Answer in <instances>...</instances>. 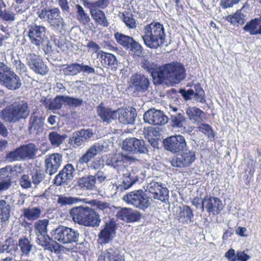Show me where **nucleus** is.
Segmentation results:
<instances>
[{
    "instance_id": "obj_44",
    "label": "nucleus",
    "mask_w": 261,
    "mask_h": 261,
    "mask_svg": "<svg viewBox=\"0 0 261 261\" xmlns=\"http://www.w3.org/2000/svg\"><path fill=\"white\" fill-rule=\"evenodd\" d=\"M171 122L173 127L185 128L184 125L186 123V119L181 113H179L171 115Z\"/></svg>"
},
{
    "instance_id": "obj_62",
    "label": "nucleus",
    "mask_w": 261,
    "mask_h": 261,
    "mask_svg": "<svg viewBox=\"0 0 261 261\" xmlns=\"http://www.w3.org/2000/svg\"><path fill=\"white\" fill-rule=\"evenodd\" d=\"M145 137L150 143V145L155 147L157 145V141L155 138L153 137V132L152 130H148L145 132Z\"/></svg>"
},
{
    "instance_id": "obj_45",
    "label": "nucleus",
    "mask_w": 261,
    "mask_h": 261,
    "mask_svg": "<svg viewBox=\"0 0 261 261\" xmlns=\"http://www.w3.org/2000/svg\"><path fill=\"white\" fill-rule=\"evenodd\" d=\"M114 37L118 43L127 49L129 48V44L133 39V38L130 36L125 35L119 32L115 33Z\"/></svg>"
},
{
    "instance_id": "obj_22",
    "label": "nucleus",
    "mask_w": 261,
    "mask_h": 261,
    "mask_svg": "<svg viewBox=\"0 0 261 261\" xmlns=\"http://www.w3.org/2000/svg\"><path fill=\"white\" fill-rule=\"evenodd\" d=\"M147 189L154 199L161 201H164L167 199L168 190L163 187L161 183L152 180L147 184Z\"/></svg>"
},
{
    "instance_id": "obj_38",
    "label": "nucleus",
    "mask_w": 261,
    "mask_h": 261,
    "mask_svg": "<svg viewBox=\"0 0 261 261\" xmlns=\"http://www.w3.org/2000/svg\"><path fill=\"white\" fill-rule=\"evenodd\" d=\"M41 210L38 207H29L22 210V215L28 220H35L41 215Z\"/></svg>"
},
{
    "instance_id": "obj_57",
    "label": "nucleus",
    "mask_w": 261,
    "mask_h": 261,
    "mask_svg": "<svg viewBox=\"0 0 261 261\" xmlns=\"http://www.w3.org/2000/svg\"><path fill=\"white\" fill-rule=\"evenodd\" d=\"M44 176L43 173L38 172L33 173L31 175L32 185L36 187L44 179Z\"/></svg>"
},
{
    "instance_id": "obj_14",
    "label": "nucleus",
    "mask_w": 261,
    "mask_h": 261,
    "mask_svg": "<svg viewBox=\"0 0 261 261\" xmlns=\"http://www.w3.org/2000/svg\"><path fill=\"white\" fill-rule=\"evenodd\" d=\"M46 32V29L43 25L34 24L30 26L29 37L31 42L39 47L47 38Z\"/></svg>"
},
{
    "instance_id": "obj_36",
    "label": "nucleus",
    "mask_w": 261,
    "mask_h": 261,
    "mask_svg": "<svg viewBox=\"0 0 261 261\" xmlns=\"http://www.w3.org/2000/svg\"><path fill=\"white\" fill-rule=\"evenodd\" d=\"M186 114L189 119L196 124L202 121L204 112L196 107H188L186 109Z\"/></svg>"
},
{
    "instance_id": "obj_24",
    "label": "nucleus",
    "mask_w": 261,
    "mask_h": 261,
    "mask_svg": "<svg viewBox=\"0 0 261 261\" xmlns=\"http://www.w3.org/2000/svg\"><path fill=\"white\" fill-rule=\"evenodd\" d=\"M93 135V133L91 129H82L73 134L69 139V143L75 147H79L88 141Z\"/></svg>"
},
{
    "instance_id": "obj_47",
    "label": "nucleus",
    "mask_w": 261,
    "mask_h": 261,
    "mask_svg": "<svg viewBox=\"0 0 261 261\" xmlns=\"http://www.w3.org/2000/svg\"><path fill=\"white\" fill-rule=\"evenodd\" d=\"M226 20L233 24L236 23L243 24L245 21V15L241 12V10H237L232 15L228 16Z\"/></svg>"
},
{
    "instance_id": "obj_6",
    "label": "nucleus",
    "mask_w": 261,
    "mask_h": 261,
    "mask_svg": "<svg viewBox=\"0 0 261 261\" xmlns=\"http://www.w3.org/2000/svg\"><path fill=\"white\" fill-rule=\"evenodd\" d=\"M39 17L40 19L46 21L54 30L61 32L66 25V23L61 16L60 10L58 8L42 9Z\"/></svg>"
},
{
    "instance_id": "obj_49",
    "label": "nucleus",
    "mask_w": 261,
    "mask_h": 261,
    "mask_svg": "<svg viewBox=\"0 0 261 261\" xmlns=\"http://www.w3.org/2000/svg\"><path fill=\"white\" fill-rule=\"evenodd\" d=\"M18 246L22 255L27 256L32 250V245L28 239L23 238L19 239Z\"/></svg>"
},
{
    "instance_id": "obj_17",
    "label": "nucleus",
    "mask_w": 261,
    "mask_h": 261,
    "mask_svg": "<svg viewBox=\"0 0 261 261\" xmlns=\"http://www.w3.org/2000/svg\"><path fill=\"white\" fill-rule=\"evenodd\" d=\"M143 119L145 122L152 125H161L168 122V118L164 113L155 109H149L146 111L144 114Z\"/></svg>"
},
{
    "instance_id": "obj_25",
    "label": "nucleus",
    "mask_w": 261,
    "mask_h": 261,
    "mask_svg": "<svg viewBox=\"0 0 261 261\" xmlns=\"http://www.w3.org/2000/svg\"><path fill=\"white\" fill-rule=\"evenodd\" d=\"M117 111L118 120L121 123L133 124L135 123L137 114L136 110L134 108L118 109Z\"/></svg>"
},
{
    "instance_id": "obj_59",
    "label": "nucleus",
    "mask_w": 261,
    "mask_h": 261,
    "mask_svg": "<svg viewBox=\"0 0 261 261\" xmlns=\"http://www.w3.org/2000/svg\"><path fill=\"white\" fill-rule=\"evenodd\" d=\"M12 64L16 68L17 72L19 74L24 73L27 71L25 65L19 60H14V61H12Z\"/></svg>"
},
{
    "instance_id": "obj_34",
    "label": "nucleus",
    "mask_w": 261,
    "mask_h": 261,
    "mask_svg": "<svg viewBox=\"0 0 261 261\" xmlns=\"http://www.w3.org/2000/svg\"><path fill=\"white\" fill-rule=\"evenodd\" d=\"M243 30L249 33L251 35L261 34V17L255 18L247 22Z\"/></svg>"
},
{
    "instance_id": "obj_21",
    "label": "nucleus",
    "mask_w": 261,
    "mask_h": 261,
    "mask_svg": "<svg viewBox=\"0 0 261 261\" xmlns=\"http://www.w3.org/2000/svg\"><path fill=\"white\" fill-rule=\"evenodd\" d=\"M179 92L186 100L191 99V96H194L195 100L197 102L202 103H204L206 102L204 98V91L199 84L195 85L192 88L188 90H180Z\"/></svg>"
},
{
    "instance_id": "obj_3",
    "label": "nucleus",
    "mask_w": 261,
    "mask_h": 261,
    "mask_svg": "<svg viewBox=\"0 0 261 261\" xmlns=\"http://www.w3.org/2000/svg\"><path fill=\"white\" fill-rule=\"evenodd\" d=\"M30 113L28 103L24 100L13 102L2 110L1 118L5 122L15 123L28 118Z\"/></svg>"
},
{
    "instance_id": "obj_16",
    "label": "nucleus",
    "mask_w": 261,
    "mask_h": 261,
    "mask_svg": "<svg viewBox=\"0 0 261 261\" xmlns=\"http://www.w3.org/2000/svg\"><path fill=\"white\" fill-rule=\"evenodd\" d=\"M0 83L11 90L18 89L21 86L19 77L10 68L0 80Z\"/></svg>"
},
{
    "instance_id": "obj_1",
    "label": "nucleus",
    "mask_w": 261,
    "mask_h": 261,
    "mask_svg": "<svg viewBox=\"0 0 261 261\" xmlns=\"http://www.w3.org/2000/svg\"><path fill=\"white\" fill-rule=\"evenodd\" d=\"M163 143L165 149L172 153L182 152L171 160V164L173 167H189L195 161V152L187 149V142L182 135H175L167 137Z\"/></svg>"
},
{
    "instance_id": "obj_23",
    "label": "nucleus",
    "mask_w": 261,
    "mask_h": 261,
    "mask_svg": "<svg viewBox=\"0 0 261 261\" xmlns=\"http://www.w3.org/2000/svg\"><path fill=\"white\" fill-rule=\"evenodd\" d=\"M75 171V168L72 165L67 164L56 175L54 179V184L57 186H60L71 180L74 177Z\"/></svg>"
},
{
    "instance_id": "obj_11",
    "label": "nucleus",
    "mask_w": 261,
    "mask_h": 261,
    "mask_svg": "<svg viewBox=\"0 0 261 261\" xmlns=\"http://www.w3.org/2000/svg\"><path fill=\"white\" fill-rule=\"evenodd\" d=\"M201 208L202 212L205 209L210 214L217 215L223 208V205L219 198L206 196L202 199Z\"/></svg>"
},
{
    "instance_id": "obj_56",
    "label": "nucleus",
    "mask_w": 261,
    "mask_h": 261,
    "mask_svg": "<svg viewBox=\"0 0 261 261\" xmlns=\"http://www.w3.org/2000/svg\"><path fill=\"white\" fill-rule=\"evenodd\" d=\"M6 159L9 162L22 160L18 148L8 153Z\"/></svg>"
},
{
    "instance_id": "obj_2",
    "label": "nucleus",
    "mask_w": 261,
    "mask_h": 261,
    "mask_svg": "<svg viewBox=\"0 0 261 261\" xmlns=\"http://www.w3.org/2000/svg\"><path fill=\"white\" fill-rule=\"evenodd\" d=\"M141 37L146 46L157 48L165 43L166 35L164 26L158 22H153L144 27Z\"/></svg>"
},
{
    "instance_id": "obj_41",
    "label": "nucleus",
    "mask_w": 261,
    "mask_h": 261,
    "mask_svg": "<svg viewBox=\"0 0 261 261\" xmlns=\"http://www.w3.org/2000/svg\"><path fill=\"white\" fill-rule=\"evenodd\" d=\"M22 160L31 158L35 154L36 147L34 144L30 143L18 147Z\"/></svg>"
},
{
    "instance_id": "obj_27",
    "label": "nucleus",
    "mask_w": 261,
    "mask_h": 261,
    "mask_svg": "<svg viewBox=\"0 0 261 261\" xmlns=\"http://www.w3.org/2000/svg\"><path fill=\"white\" fill-rule=\"evenodd\" d=\"M44 119L37 112H34L29 120V131L32 134H38L42 131Z\"/></svg>"
},
{
    "instance_id": "obj_48",
    "label": "nucleus",
    "mask_w": 261,
    "mask_h": 261,
    "mask_svg": "<svg viewBox=\"0 0 261 261\" xmlns=\"http://www.w3.org/2000/svg\"><path fill=\"white\" fill-rule=\"evenodd\" d=\"M49 221L47 219L38 220L34 224L36 233H47Z\"/></svg>"
},
{
    "instance_id": "obj_39",
    "label": "nucleus",
    "mask_w": 261,
    "mask_h": 261,
    "mask_svg": "<svg viewBox=\"0 0 261 261\" xmlns=\"http://www.w3.org/2000/svg\"><path fill=\"white\" fill-rule=\"evenodd\" d=\"M13 204L5 200H0V216L4 221L8 220L10 217Z\"/></svg>"
},
{
    "instance_id": "obj_29",
    "label": "nucleus",
    "mask_w": 261,
    "mask_h": 261,
    "mask_svg": "<svg viewBox=\"0 0 261 261\" xmlns=\"http://www.w3.org/2000/svg\"><path fill=\"white\" fill-rule=\"evenodd\" d=\"M96 111L98 116L103 122L110 123L117 118V110H113L109 108L103 107L102 103L97 107Z\"/></svg>"
},
{
    "instance_id": "obj_9",
    "label": "nucleus",
    "mask_w": 261,
    "mask_h": 261,
    "mask_svg": "<svg viewBox=\"0 0 261 261\" xmlns=\"http://www.w3.org/2000/svg\"><path fill=\"white\" fill-rule=\"evenodd\" d=\"M122 149L132 154H146L148 152V145L142 139L128 138L122 143Z\"/></svg>"
},
{
    "instance_id": "obj_10",
    "label": "nucleus",
    "mask_w": 261,
    "mask_h": 261,
    "mask_svg": "<svg viewBox=\"0 0 261 261\" xmlns=\"http://www.w3.org/2000/svg\"><path fill=\"white\" fill-rule=\"evenodd\" d=\"M150 85V82L148 77L139 73L133 74L129 81L130 88L137 93H143L148 91Z\"/></svg>"
},
{
    "instance_id": "obj_4",
    "label": "nucleus",
    "mask_w": 261,
    "mask_h": 261,
    "mask_svg": "<svg viewBox=\"0 0 261 261\" xmlns=\"http://www.w3.org/2000/svg\"><path fill=\"white\" fill-rule=\"evenodd\" d=\"M160 72V79L156 81L158 84H161L166 80L170 83L177 84L186 76L184 65L177 61L163 65Z\"/></svg>"
},
{
    "instance_id": "obj_64",
    "label": "nucleus",
    "mask_w": 261,
    "mask_h": 261,
    "mask_svg": "<svg viewBox=\"0 0 261 261\" xmlns=\"http://www.w3.org/2000/svg\"><path fill=\"white\" fill-rule=\"evenodd\" d=\"M83 72L88 74L95 73L94 68L83 64H80V73Z\"/></svg>"
},
{
    "instance_id": "obj_28",
    "label": "nucleus",
    "mask_w": 261,
    "mask_h": 261,
    "mask_svg": "<svg viewBox=\"0 0 261 261\" xmlns=\"http://www.w3.org/2000/svg\"><path fill=\"white\" fill-rule=\"evenodd\" d=\"M12 169L10 166L0 169V194L7 190L11 185V174Z\"/></svg>"
},
{
    "instance_id": "obj_5",
    "label": "nucleus",
    "mask_w": 261,
    "mask_h": 261,
    "mask_svg": "<svg viewBox=\"0 0 261 261\" xmlns=\"http://www.w3.org/2000/svg\"><path fill=\"white\" fill-rule=\"evenodd\" d=\"M70 214L74 222L86 226H97L101 221L99 214L88 206L74 207Z\"/></svg>"
},
{
    "instance_id": "obj_19",
    "label": "nucleus",
    "mask_w": 261,
    "mask_h": 261,
    "mask_svg": "<svg viewBox=\"0 0 261 261\" xmlns=\"http://www.w3.org/2000/svg\"><path fill=\"white\" fill-rule=\"evenodd\" d=\"M62 162V155L60 153H53L47 156L45 160L46 173L50 175L54 174L60 167Z\"/></svg>"
},
{
    "instance_id": "obj_8",
    "label": "nucleus",
    "mask_w": 261,
    "mask_h": 261,
    "mask_svg": "<svg viewBox=\"0 0 261 261\" xmlns=\"http://www.w3.org/2000/svg\"><path fill=\"white\" fill-rule=\"evenodd\" d=\"M123 200L136 208L145 210L150 205V198L142 190L133 191L125 195Z\"/></svg>"
},
{
    "instance_id": "obj_52",
    "label": "nucleus",
    "mask_w": 261,
    "mask_h": 261,
    "mask_svg": "<svg viewBox=\"0 0 261 261\" xmlns=\"http://www.w3.org/2000/svg\"><path fill=\"white\" fill-rule=\"evenodd\" d=\"M83 100L81 98L65 95L64 103L70 108H76L83 105Z\"/></svg>"
},
{
    "instance_id": "obj_61",
    "label": "nucleus",
    "mask_w": 261,
    "mask_h": 261,
    "mask_svg": "<svg viewBox=\"0 0 261 261\" xmlns=\"http://www.w3.org/2000/svg\"><path fill=\"white\" fill-rule=\"evenodd\" d=\"M20 185L23 188H29L32 187V182L31 178L28 175H23L20 180Z\"/></svg>"
},
{
    "instance_id": "obj_43",
    "label": "nucleus",
    "mask_w": 261,
    "mask_h": 261,
    "mask_svg": "<svg viewBox=\"0 0 261 261\" xmlns=\"http://www.w3.org/2000/svg\"><path fill=\"white\" fill-rule=\"evenodd\" d=\"M76 19L82 24L86 25L90 21V18L88 14L85 11L83 8L80 5H76Z\"/></svg>"
},
{
    "instance_id": "obj_13",
    "label": "nucleus",
    "mask_w": 261,
    "mask_h": 261,
    "mask_svg": "<svg viewBox=\"0 0 261 261\" xmlns=\"http://www.w3.org/2000/svg\"><path fill=\"white\" fill-rule=\"evenodd\" d=\"M119 250L113 245L102 246L98 261H123Z\"/></svg>"
},
{
    "instance_id": "obj_33",
    "label": "nucleus",
    "mask_w": 261,
    "mask_h": 261,
    "mask_svg": "<svg viewBox=\"0 0 261 261\" xmlns=\"http://www.w3.org/2000/svg\"><path fill=\"white\" fill-rule=\"evenodd\" d=\"M78 185L83 190H94L97 188V181L92 175L84 176L79 179Z\"/></svg>"
},
{
    "instance_id": "obj_50",
    "label": "nucleus",
    "mask_w": 261,
    "mask_h": 261,
    "mask_svg": "<svg viewBox=\"0 0 261 261\" xmlns=\"http://www.w3.org/2000/svg\"><path fill=\"white\" fill-rule=\"evenodd\" d=\"M65 75L74 76L80 73V64L74 63L68 65L63 69Z\"/></svg>"
},
{
    "instance_id": "obj_7",
    "label": "nucleus",
    "mask_w": 261,
    "mask_h": 261,
    "mask_svg": "<svg viewBox=\"0 0 261 261\" xmlns=\"http://www.w3.org/2000/svg\"><path fill=\"white\" fill-rule=\"evenodd\" d=\"M50 234L53 239L64 244L76 243L80 237L77 230L61 225L53 229Z\"/></svg>"
},
{
    "instance_id": "obj_18",
    "label": "nucleus",
    "mask_w": 261,
    "mask_h": 261,
    "mask_svg": "<svg viewBox=\"0 0 261 261\" xmlns=\"http://www.w3.org/2000/svg\"><path fill=\"white\" fill-rule=\"evenodd\" d=\"M103 143L96 142L90 146L86 151L78 160V164H88L98 154L100 153L104 149Z\"/></svg>"
},
{
    "instance_id": "obj_53",
    "label": "nucleus",
    "mask_w": 261,
    "mask_h": 261,
    "mask_svg": "<svg viewBox=\"0 0 261 261\" xmlns=\"http://www.w3.org/2000/svg\"><path fill=\"white\" fill-rule=\"evenodd\" d=\"M37 236V242L43 247H49L50 241L51 239L47 235V233H36Z\"/></svg>"
},
{
    "instance_id": "obj_54",
    "label": "nucleus",
    "mask_w": 261,
    "mask_h": 261,
    "mask_svg": "<svg viewBox=\"0 0 261 261\" xmlns=\"http://www.w3.org/2000/svg\"><path fill=\"white\" fill-rule=\"evenodd\" d=\"M94 205L98 210L101 211L103 214H109L111 212V208L108 203L97 201L95 202Z\"/></svg>"
},
{
    "instance_id": "obj_51",
    "label": "nucleus",
    "mask_w": 261,
    "mask_h": 261,
    "mask_svg": "<svg viewBox=\"0 0 261 261\" xmlns=\"http://www.w3.org/2000/svg\"><path fill=\"white\" fill-rule=\"evenodd\" d=\"M82 201V199L71 196H59L57 202L62 205L73 204Z\"/></svg>"
},
{
    "instance_id": "obj_35",
    "label": "nucleus",
    "mask_w": 261,
    "mask_h": 261,
    "mask_svg": "<svg viewBox=\"0 0 261 261\" xmlns=\"http://www.w3.org/2000/svg\"><path fill=\"white\" fill-rule=\"evenodd\" d=\"M118 16L127 28L130 29L136 28L137 25L136 19L134 18V15L131 13V10L129 8L125 9L122 12H120Z\"/></svg>"
},
{
    "instance_id": "obj_20",
    "label": "nucleus",
    "mask_w": 261,
    "mask_h": 261,
    "mask_svg": "<svg viewBox=\"0 0 261 261\" xmlns=\"http://www.w3.org/2000/svg\"><path fill=\"white\" fill-rule=\"evenodd\" d=\"M142 174L141 171L137 167H134L126 176H124L123 180L119 186L116 187V192H121L129 188L134 184L138 180Z\"/></svg>"
},
{
    "instance_id": "obj_46",
    "label": "nucleus",
    "mask_w": 261,
    "mask_h": 261,
    "mask_svg": "<svg viewBox=\"0 0 261 261\" xmlns=\"http://www.w3.org/2000/svg\"><path fill=\"white\" fill-rule=\"evenodd\" d=\"M66 138V135H61L56 132H51L48 135V139L51 144L56 147L60 146Z\"/></svg>"
},
{
    "instance_id": "obj_30",
    "label": "nucleus",
    "mask_w": 261,
    "mask_h": 261,
    "mask_svg": "<svg viewBox=\"0 0 261 261\" xmlns=\"http://www.w3.org/2000/svg\"><path fill=\"white\" fill-rule=\"evenodd\" d=\"M135 160V159L133 157H129L122 154H116L110 160L108 159L107 160V164L109 165L112 166L119 171L124 169L125 167V163L127 160Z\"/></svg>"
},
{
    "instance_id": "obj_42",
    "label": "nucleus",
    "mask_w": 261,
    "mask_h": 261,
    "mask_svg": "<svg viewBox=\"0 0 261 261\" xmlns=\"http://www.w3.org/2000/svg\"><path fill=\"white\" fill-rule=\"evenodd\" d=\"M193 216L194 215L190 207L189 206L184 205L182 208L180 209L178 219L181 222H193L192 219Z\"/></svg>"
},
{
    "instance_id": "obj_12",
    "label": "nucleus",
    "mask_w": 261,
    "mask_h": 261,
    "mask_svg": "<svg viewBox=\"0 0 261 261\" xmlns=\"http://www.w3.org/2000/svg\"><path fill=\"white\" fill-rule=\"evenodd\" d=\"M116 222L114 219H111L106 223L103 229L98 234V243L103 246L111 241L116 234Z\"/></svg>"
},
{
    "instance_id": "obj_58",
    "label": "nucleus",
    "mask_w": 261,
    "mask_h": 261,
    "mask_svg": "<svg viewBox=\"0 0 261 261\" xmlns=\"http://www.w3.org/2000/svg\"><path fill=\"white\" fill-rule=\"evenodd\" d=\"M199 131L201 132L208 137H214L215 134L210 125L206 124H201L198 127Z\"/></svg>"
},
{
    "instance_id": "obj_40",
    "label": "nucleus",
    "mask_w": 261,
    "mask_h": 261,
    "mask_svg": "<svg viewBox=\"0 0 261 261\" xmlns=\"http://www.w3.org/2000/svg\"><path fill=\"white\" fill-rule=\"evenodd\" d=\"M90 14L97 23L103 27H107L109 25V22L103 11L96 9L94 11H91Z\"/></svg>"
},
{
    "instance_id": "obj_55",
    "label": "nucleus",
    "mask_w": 261,
    "mask_h": 261,
    "mask_svg": "<svg viewBox=\"0 0 261 261\" xmlns=\"http://www.w3.org/2000/svg\"><path fill=\"white\" fill-rule=\"evenodd\" d=\"M128 48L138 56H139L142 54L143 49L142 46L134 39L130 42Z\"/></svg>"
},
{
    "instance_id": "obj_15",
    "label": "nucleus",
    "mask_w": 261,
    "mask_h": 261,
    "mask_svg": "<svg viewBox=\"0 0 261 261\" xmlns=\"http://www.w3.org/2000/svg\"><path fill=\"white\" fill-rule=\"evenodd\" d=\"M27 64L34 72L41 75H45L48 71V68L44 62L34 54L27 55Z\"/></svg>"
},
{
    "instance_id": "obj_26",
    "label": "nucleus",
    "mask_w": 261,
    "mask_h": 261,
    "mask_svg": "<svg viewBox=\"0 0 261 261\" xmlns=\"http://www.w3.org/2000/svg\"><path fill=\"white\" fill-rule=\"evenodd\" d=\"M118 218L127 223L138 221L140 219V214L137 211L130 208H122L116 214Z\"/></svg>"
},
{
    "instance_id": "obj_32",
    "label": "nucleus",
    "mask_w": 261,
    "mask_h": 261,
    "mask_svg": "<svg viewBox=\"0 0 261 261\" xmlns=\"http://www.w3.org/2000/svg\"><path fill=\"white\" fill-rule=\"evenodd\" d=\"M141 67L144 68L146 71L151 73L154 83L157 84L156 81L160 79L159 75L160 71L161 70V66L158 67L157 64L147 61L143 58V60L141 62Z\"/></svg>"
},
{
    "instance_id": "obj_60",
    "label": "nucleus",
    "mask_w": 261,
    "mask_h": 261,
    "mask_svg": "<svg viewBox=\"0 0 261 261\" xmlns=\"http://www.w3.org/2000/svg\"><path fill=\"white\" fill-rule=\"evenodd\" d=\"M14 244V240L12 238H9L7 239L4 243L2 244V248H1V252L5 251L7 252H10L12 248H11Z\"/></svg>"
},
{
    "instance_id": "obj_31",
    "label": "nucleus",
    "mask_w": 261,
    "mask_h": 261,
    "mask_svg": "<svg viewBox=\"0 0 261 261\" xmlns=\"http://www.w3.org/2000/svg\"><path fill=\"white\" fill-rule=\"evenodd\" d=\"M65 95H58L53 99L43 97L40 100L46 108L49 110H58L62 108L63 103H64Z\"/></svg>"
},
{
    "instance_id": "obj_63",
    "label": "nucleus",
    "mask_w": 261,
    "mask_h": 261,
    "mask_svg": "<svg viewBox=\"0 0 261 261\" xmlns=\"http://www.w3.org/2000/svg\"><path fill=\"white\" fill-rule=\"evenodd\" d=\"M0 17L6 21H13L15 19V15L12 12L6 10L3 11V9H2V14L0 15Z\"/></svg>"
},
{
    "instance_id": "obj_37",
    "label": "nucleus",
    "mask_w": 261,
    "mask_h": 261,
    "mask_svg": "<svg viewBox=\"0 0 261 261\" xmlns=\"http://www.w3.org/2000/svg\"><path fill=\"white\" fill-rule=\"evenodd\" d=\"M97 56L98 57L100 56L102 64L108 65L110 68H116L117 62L114 55L99 50L98 52Z\"/></svg>"
}]
</instances>
